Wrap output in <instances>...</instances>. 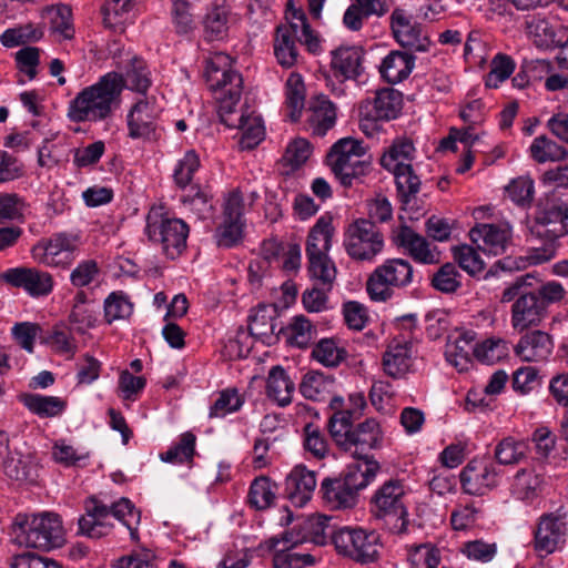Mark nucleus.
I'll list each match as a JSON object with an SVG mask.
<instances>
[{
    "label": "nucleus",
    "mask_w": 568,
    "mask_h": 568,
    "mask_svg": "<svg viewBox=\"0 0 568 568\" xmlns=\"http://www.w3.org/2000/svg\"><path fill=\"white\" fill-rule=\"evenodd\" d=\"M122 83L118 72H108L100 80L82 89L68 106L72 122H100L112 116L120 106Z\"/></svg>",
    "instance_id": "f257e3e1"
},
{
    "label": "nucleus",
    "mask_w": 568,
    "mask_h": 568,
    "mask_svg": "<svg viewBox=\"0 0 568 568\" xmlns=\"http://www.w3.org/2000/svg\"><path fill=\"white\" fill-rule=\"evenodd\" d=\"M84 510L85 513L78 519L79 535L93 539L106 536L112 529V524L109 521L112 516L128 528L132 540L139 538L141 513L128 498L122 497L108 506L95 496H91L84 501Z\"/></svg>",
    "instance_id": "f03ea898"
},
{
    "label": "nucleus",
    "mask_w": 568,
    "mask_h": 568,
    "mask_svg": "<svg viewBox=\"0 0 568 568\" xmlns=\"http://www.w3.org/2000/svg\"><path fill=\"white\" fill-rule=\"evenodd\" d=\"M17 541L28 548L49 551L64 542L60 515L52 511L18 514L12 524Z\"/></svg>",
    "instance_id": "7ed1b4c3"
},
{
    "label": "nucleus",
    "mask_w": 568,
    "mask_h": 568,
    "mask_svg": "<svg viewBox=\"0 0 568 568\" xmlns=\"http://www.w3.org/2000/svg\"><path fill=\"white\" fill-rule=\"evenodd\" d=\"M205 81L221 102V110L232 113L240 101L243 80L233 69V59L224 52H215L205 60Z\"/></svg>",
    "instance_id": "20e7f679"
},
{
    "label": "nucleus",
    "mask_w": 568,
    "mask_h": 568,
    "mask_svg": "<svg viewBox=\"0 0 568 568\" xmlns=\"http://www.w3.org/2000/svg\"><path fill=\"white\" fill-rule=\"evenodd\" d=\"M327 163L342 185L348 187L372 171L371 156L363 143L353 138H343L333 144Z\"/></svg>",
    "instance_id": "39448f33"
},
{
    "label": "nucleus",
    "mask_w": 568,
    "mask_h": 568,
    "mask_svg": "<svg viewBox=\"0 0 568 568\" xmlns=\"http://www.w3.org/2000/svg\"><path fill=\"white\" fill-rule=\"evenodd\" d=\"M568 220L567 203L547 202L541 206L535 219L531 232L538 237L546 239L547 243L531 250L528 258L532 264H541L551 260L556 254L555 242L568 233L566 221Z\"/></svg>",
    "instance_id": "423d86ee"
},
{
    "label": "nucleus",
    "mask_w": 568,
    "mask_h": 568,
    "mask_svg": "<svg viewBox=\"0 0 568 568\" xmlns=\"http://www.w3.org/2000/svg\"><path fill=\"white\" fill-rule=\"evenodd\" d=\"M406 489L402 480L384 483L372 497V513L384 521L393 534H405L408 527V511L405 504Z\"/></svg>",
    "instance_id": "0eeeda50"
},
{
    "label": "nucleus",
    "mask_w": 568,
    "mask_h": 568,
    "mask_svg": "<svg viewBox=\"0 0 568 568\" xmlns=\"http://www.w3.org/2000/svg\"><path fill=\"white\" fill-rule=\"evenodd\" d=\"M144 232L151 242L161 245L166 257L174 260L186 248L190 227L182 219L164 214L162 207H152Z\"/></svg>",
    "instance_id": "6e6552de"
},
{
    "label": "nucleus",
    "mask_w": 568,
    "mask_h": 568,
    "mask_svg": "<svg viewBox=\"0 0 568 568\" xmlns=\"http://www.w3.org/2000/svg\"><path fill=\"white\" fill-rule=\"evenodd\" d=\"M338 555L362 565L374 562L379 557L381 538L375 530L361 527H342L331 534Z\"/></svg>",
    "instance_id": "1a4fd4ad"
},
{
    "label": "nucleus",
    "mask_w": 568,
    "mask_h": 568,
    "mask_svg": "<svg viewBox=\"0 0 568 568\" xmlns=\"http://www.w3.org/2000/svg\"><path fill=\"white\" fill-rule=\"evenodd\" d=\"M414 153L413 142L402 139L394 141L381 158L382 166L394 174L397 190L405 203L409 202V196L415 195L420 186V180L410 164Z\"/></svg>",
    "instance_id": "9d476101"
},
{
    "label": "nucleus",
    "mask_w": 568,
    "mask_h": 568,
    "mask_svg": "<svg viewBox=\"0 0 568 568\" xmlns=\"http://www.w3.org/2000/svg\"><path fill=\"white\" fill-rule=\"evenodd\" d=\"M413 282V266L403 258H389L375 268L366 287L373 301L384 302L392 297L393 288H400Z\"/></svg>",
    "instance_id": "9b49d317"
},
{
    "label": "nucleus",
    "mask_w": 568,
    "mask_h": 568,
    "mask_svg": "<svg viewBox=\"0 0 568 568\" xmlns=\"http://www.w3.org/2000/svg\"><path fill=\"white\" fill-rule=\"evenodd\" d=\"M343 244L353 260L371 262L383 251L384 237L372 221L361 219L348 225Z\"/></svg>",
    "instance_id": "f8f14e48"
},
{
    "label": "nucleus",
    "mask_w": 568,
    "mask_h": 568,
    "mask_svg": "<svg viewBox=\"0 0 568 568\" xmlns=\"http://www.w3.org/2000/svg\"><path fill=\"white\" fill-rule=\"evenodd\" d=\"M398 327L407 332L400 336L394 337L384 355H383V371L385 374L394 379H399L406 376L412 367V347L413 343L410 335L415 327V315H405L398 320Z\"/></svg>",
    "instance_id": "ddd939ff"
},
{
    "label": "nucleus",
    "mask_w": 568,
    "mask_h": 568,
    "mask_svg": "<svg viewBox=\"0 0 568 568\" xmlns=\"http://www.w3.org/2000/svg\"><path fill=\"white\" fill-rule=\"evenodd\" d=\"M501 480V470L489 459L474 458L459 474L462 489L467 495L485 496L497 488Z\"/></svg>",
    "instance_id": "4468645a"
},
{
    "label": "nucleus",
    "mask_w": 568,
    "mask_h": 568,
    "mask_svg": "<svg viewBox=\"0 0 568 568\" xmlns=\"http://www.w3.org/2000/svg\"><path fill=\"white\" fill-rule=\"evenodd\" d=\"M77 250L78 244L74 236L58 233L34 244L31 248V256L39 264L65 268L74 261Z\"/></svg>",
    "instance_id": "2eb2a0df"
},
{
    "label": "nucleus",
    "mask_w": 568,
    "mask_h": 568,
    "mask_svg": "<svg viewBox=\"0 0 568 568\" xmlns=\"http://www.w3.org/2000/svg\"><path fill=\"white\" fill-rule=\"evenodd\" d=\"M162 111L155 97L140 99L128 114V129L131 139H156V120Z\"/></svg>",
    "instance_id": "dca6fc26"
},
{
    "label": "nucleus",
    "mask_w": 568,
    "mask_h": 568,
    "mask_svg": "<svg viewBox=\"0 0 568 568\" xmlns=\"http://www.w3.org/2000/svg\"><path fill=\"white\" fill-rule=\"evenodd\" d=\"M2 280L18 288H23L31 297L48 296L54 287L53 276L37 267H12L1 275Z\"/></svg>",
    "instance_id": "f3484780"
},
{
    "label": "nucleus",
    "mask_w": 568,
    "mask_h": 568,
    "mask_svg": "<svg viewBox=\"0 0 568 568\" xmlns=\"http://www.w3.org/2000/svg\"><path fill=\"white\" fill-rule=\"evenodd\" d=\"M390 28L395 40L400 47L412 52H427L429 50V38L404 9L396 8L393 10Z\"/></svg>",
    "instance_id": "a211bd4d"
},
{
    "label": "nucleus",
    "mask_w": 568,
    "mask_h": 568,
    "mask_svg": "<svg viewBox=\"0 0 568 568\" xmlns=\"http://www.w3.org/2000/svg\"><path fill=\"white\" fill-rule=\"evenodd\" d=\"M383 443V430L375 418H367L354 427L348 437L347 445L341 447L357 459H372L368 454L373 449H378Z\"/></svg>",
    "instance_id": "6ab92c4d"
},
{
    "label": "nucleus",
    "mask_w": 568,
    "mask_h": 568,
    "mask_svg": "<svg viewBox=\"0 0 568 568\" xmlns=\"http://www.w3.org/2000/svg\"><path fill=\"white\" fill-rule=\"evenodd\" d=\"M473 243L483 252L491 255L506 253L511 243L513 229L509 223L477 224L469 231Z\"/></svg>",
    "instance_id": "aec40b11"
},
{
    "label": "nucleus",
    "mask_w": 568,
    "mask_h": 568,
    "mask_svg": "<svg viewBox=\"0 0 568 568\" xmlns=\"http://www.w3.org/2000/svg\"><path fill=\"white\" fill-rule=\"evenodd\" d=\"M546 315V303L539 296L529 292L520 295L511 305V327L521 333L538 326Z\"/></svg>",
    "instance_id": "412c9836"
},
{
    "label": "nucleus",
    "mask_w": 568,
    "mask_h": 568,
    "mask_svg": "<svg viewBox=\"0 0 568 568\" xmlns=\"http://www.w3.org/2000/svg\"><path fill=\"white\" fill-rule=\"evenodd\" d=\"M316 486V473L296 465L285 478L284 494L294 506L303 507L311 500Z\"/></svg>",
    "instance_id": "4be33fe9"
},
{
    "label": "nucleus",
    "mask_w": 568,
    "mask_h": 568,
    "mask_svg": "<svg viewBox=\"0 0 568 568\" xmlns=\"http://www.w3.org/2000/svg\"><path fill=\"white\" fill-rule=\"evenodd\" d=\"M277 30L293 38L313 54L321 50L320 38L311 28L302 9L288 8L286 11V23L278 26Z\"/></svg>",
    "instance_id": "5701e85b"
},
{
    "label": "nucleus",
    "mask_w": 568,
    "mask_h": 568,
    "mask_svg": "<svg viewBox=\"0 0 568 568\" xmlns=\"http://www.w3.org/2000/svg\"><path fill=\"white\" fill-rule=\"evenodd\" d=\"M396 245L405 248L414 261L420 264H436L439 262V252L432 248L428 241L406 225L394 232Z\"/></svg>",
    "instance_id": "b1692460"
},
{
    "label": "nucleus",
    "mask_w": 568,
    "mask_h": 568,
    "mask_svg": "<svg viewBox=\"0 0 568 568\" xmlns=\"http://www.w3.org/2000/svg\"><path fill=\"white\" fill-rule=\"evenodd\" d=\"M349 402L354 408L332 413L328 418L329 434L339 448L347 445L348 437L354 429L353 422L361 416L363 408L366 406L364 396L359 394L351 395Z\"/></svg>",
    "instance_id": "393cba45"
},
{
    "label": "nucleus",
    "mask_w": 568,
    "mask_h": 568,
    "mask_svg": "<svg viewBox=\"0 0 568 568\" xmlns=\"http://www.w3.org/2000/svg\"><path fill=\"white\" fill-rule=\"evenodd\" d=\"M545 485V477L534 467L519 468L508 479L510 496L519 501L530 503L538 498Z\"/></svg>",
    "instance_id": "a878e982"
},
{
    "label": "nucleus",
    "mask_w": 568,
    "mask_h": 568,
    "mask_svg": "<svg viewBox=\"0 0 568 568\" xmlns=\"http://www.w3.org/2000/svg\"><path fill=\"white\" fill-rule=\"evenodd\" d=\"M566 534L565 524L554 515H545L535 530L534 547L541 557L552 554Z\"/></svg>",
    "instance_id": "bb28decb"
},
{
    "label": "nucleus",
    "mask_w": 568,
    "mask_h": 568,
    "mask_svg": "<svg viewBox=\"0 0 568 568\" xmlns=\"http://www.w3.org/2000/svg\"><path fill=\"white\" fill-rule=\"evenodd\" d=\"M554 349V342L549 334L542 331H532L524 335L515 346V353L524 362L547 361Z\"/></svg>",
    "instance_id": "cd10ccee"
},
{
    "label": "nucleus",
    "mask_w": 568,
    "mask_h": 568,
    "mask_svg": "<svg viewBox=\"0 0 568 568\" xmlns=\"http://www.w3.org/2000/svg\"><path fill=\"white\" fill-rule=\"evenodd\" d=\"M334 233L332 215L328 213L321 215L308 231L305 242L306 257L328 255Z\"/></svg>",
    "instance_id": "c85d7f7f"
},
{
    "label": "nucleus",
    "mask_w": 568,
    "mask_h": 568,
    "mask_svg": "<svg viewBox=\"0 0 568 568\" xmlns=\"http://www.w3.org/2000/svg\"><path fill=\"white\" fill-rule=\"evenodd\" d=\"M415 68V57L407 51L393 50L381 62L379 73L390 84L400 83Z\"/></svg>",
    "instance_id": "c756f323"
},
{
    "label": "nucleus",
    "mask_w": 568,
    "mask_h": 568,
    "mask_svg": "<svg viewBox=\"0 0 568 568\" xmlns=\"http://www.w3.org/2000/svg\"><path fill=\"white\" fill-rule=\"evenodd\" d=\"M230 8L225 1L213 2L203 18L204 37L209 41L223 40L230 28Z\"/></svg>",
    "instance_id": "7c9ffc66"
},
{
    "label": "nucleus",
    "mask_w": 568,
    "mask_h": 568,
    "mask_svg": "<svg viewBox=\"0 0 568 568\" xmlns=\"http://www.w3.org/2000/svg\"><path fill=\"white\" fill-rule=\"evenodd\" d=\"M363 51L359 47H339L332 51L331 65L344 80L357 78L362 70Z\"/></svg>",
    "instance_id": "2f4dec72"
},
{
    "label": "nucleus",
    "mask_w": 568,
    "mask_h": 568,
    "mask_svg": "<svg viewBox=\"0 0 568 568\" xmlns=\"http://www.w3.org/2000/svg\"><path fill=\"white\" fill-rule=\"evenodd\" d=\"M300 540H293L291 534H285L282 540L276 541L274 547L283 544L282 548H277L273 556L274 568H304L315 562L310 554H302L294 550Z\"/></svg>",
    "instance_id": "473e14b6"
},
{
    "label": "nucleus",
    "mask_w": 568,
    "mask_h": 568,
    "mask_svg": "<svg viewBox=\"0 0 568 568\" xmlns=\"http://www.w3.org/2000/svg\"><path fill=\"white\" fill-rule=\"evenodd\" d=\"M320 493L323 499L334 509L352 508L357 503V495L346 486L342 478H325L321 483Z\"/></svg>",
    "instance_id": "72a5a7b5"
},
{
    "label": "nucleus",
    "mask_w": 568,
    "mask_h": 568,
    "mask_svg": "<svg viewBox=\"0 0 568 568\" xmlns=\"http://www.w3.org/2000/svg\"><path fill=\"white\" fill-rule=\"evenodd\" d=\"M336 388L335 378L324 373L312 371L306 373L300 383L301 394L310 400L321 402L333 395Z\"/></svg>",
    "instance_id": "f704fd0d"
},
{
    "label": "nucleus",
    "mask_w": 568,
    "mask_h": 568,
    "mask_svg": "<svg viewBox=\"0 0 568 568\" xmlns=\"http://www.w3.org/2000/svg\"><path fill=\"white\" fill-rule=\"evenodd\" d=\"M308 122L316 135H324L336 121L335 105L324 95H316L310 103Z\"/></svg>",
    "instance_id": "c9c22d12"
},
{
    "label": "nucleus",
    "mask_w": 568,
    "mask_h": 568,
    "mask_svg": "<svg viewBox=\"0 0 568 568\" xmlns=\"http://www.w3.org/2000/svg\"><path fill=\"white\" fill-rule=\"evenodd\" d=\"M294 389V382L290 378L286 371L281 366L272 367L266 381L268 398L281 407L287 406L292 402Z\"/></svg>",
    "instance_id": "e433bc0d"
},
{
    "label": "nucleus",
    "mask_w": 568,
    "mask_h": 568,
    "mask_svg": "<svg viewBox=\"0 0 568 568\" xmlns=\"http://www.w3.org/2000/svg\"><path fill=\"white\" fill-rule=\"evenodd\" d=\"M19 400L34 415L41 418H52L61 415L67 408V402L57 396L24 393Z\"/></svg>",
    "instance_id": "4c0bfd02"
},
{
    "label": "nucleus",
    "mask_w": 568,
    "mask_h": 568,
    "mask_svg": "<svg viewBox=\"0 0 568 568\" xmlns=\"http://www.w3.org/2000/svg\"><path fill=\"white\" fill-rule=\"evenodd\" d=\"M135 0H105L102 8L104 26L115 32H123L133 19Z\"/></svg>",
    "instance_id": "58836bf2"
},
{
    "label": "nucleus",
    "mask_w": 568,
    "mask_h": 568,
    "mask_svg": "<svg viewBox=\"0 0 568 568\" xmlns=\"http://www.w3.org/2000/svg\"><path fill=\"white\" fill-rule=\"evenodd\" d=\"M124 73L121 75L122 89L135 91L140 94H145L151 87L150 71L143 59L133 55L128 60L123 67Z\"/></svg>",
    "instance_id": "ea45409f"
},
{
    "label": "nucleus",
    "mask_w": 568,
    "mask_h": 568,
    "mask_svg": "<svg viewBox=\"0 0 568 568\" xmlns=\"http://www.w3.org/2000/svg\"><path fill=\"white\" fill-rule=\"evenodd\" d=\"M379 465L374 459H358L347 466L342 480L357 495L375 478Z\"/></svg>",
    "instance_id": "a19ab883"
},
{
    "label": "nucleus",
    "mask_w": 568,
    "mask_h": 568,
    "mask_svg": "<svg viewBox=\"0 0 568 568\" xmlns=\"http://www.w3.org/2000/svg\"><path fill=\"white\" fill-rule=\"evenodd\" d=\"M529 445L524 439L504 437L496 444L494 457L498 465L515 466L528 457Z\"/></svg>",
    "instance_id": "79ce46f5"
},
{
    "label": "nucleus",
    "mask_w": 568,
    "mask_h": 568,
    "mask_svg": "<svg viewBox=\"0 0 568 568\" xmlns=\"http://www.w3.org/2000/svg\"><path fill=\"white\" fill-rule=\"evenodd\" d=\"M403 105L402 94L394 89H384L376 93L369 116L373 120H392L397 118Z\"/></svg>",
    "instance_id": "37998d69"
},
{
    "label": "nucleus",
    "mask_w": 568,
    "mask_h": 568,
    "mask_svg": "<svg viewBox=\"0 0 568 568\" xmlns=\"http://www.w3.org/2000/svg\"><path fill=\"white\" fill-rule=\"evenodd\" d=\"M474 336L471 333H464L446 345V359L459 372L468 368L471 354L475 355Z\"/></svg>",
    "instance_id": "c03bdc74"
},
{
    "label": "nucleus",
    "mask_w": 568,
    "mask_h": 568,
    "mask_svg": "<svg viewBox=\"0 0 568 568\" xmlns=\"http://www.w3.org/2000/svg\"><path fill=\"white\" fill-rule=\"evenodd\" d=\"M42 18L49 21L51 31L61 40H71L74 37L70 7L65 4L45 7L42 10Z\"/></svg>",
    "instance_id": "a18cd8bd"
},
{
    "label": "nucleus",
    "mask_w": 568,
    "mask_h": 568,
    "mask_svg": "<svg viewBox=\"0 0 568 568\" xmlns=\"http://www.w3.org/2000/svg\"><path fill=\"white\" fill-rule=\"evenodd\" d=\"M307 258V273L314 285L332 290L336 280L337 268L329 255L312 256Z\"/></svg>",
    "instance_id": "49530a36"
},
{
    "label": "nucleus",
    "mask_w": 568,
    "mask_h": 568,
    "mask_svg": "<svg viewBox=\"0 0 568 568\" xmlns=\"http://www.w3.org/2000/svg\"><path fill=\"white\" fill-rule=\"evenodd\" d=\"M181 203L190 212L194 213L199 219L204 220L213 213V195L206 187L191 186L190 190L182 195Z\"/></svg>",
    "instance_id": "de8ad7c7"
},
{
    "label": "nucleus",
    "mask_w": 568,
    "mask_h": 568,
    "mask_svg": "<svg viewBox=\"0 0 568 568\" xmlns=\"http://www.w3.org/2000/svg\"><path fill=\"white\" fill-rule=\"evenodd\" d=\"M0 468L11 479L23 480L28 478L27 466L18 457V454L10 449L9 436L4 432H0Z\"/></svg>",
    "instance_id": "09e8293b"
},
{
    "label": "nucleus",
    "mask_w": 568,
    "mask_h": 568,
    "mask_svg": "<svg viewBox=\"0 0 568 568\" xmlns=\"http://www.w3.org/2000/svg\"><path fill=\"white\" fill-rule=\"evenodd\" d=\"M530 156L538 163L558 162L568 156L565 146L546 135L535 138L529 146Z\"/></svg>",
    "instance_id": "8fccbe9b"
},
{
    "label": "nucleus",
    "mask_w": 568,
    "mask_h": 568,
    "mask_svg": "<svg viewBox=\"0 0 568 568\" xmlns=\"http://www.w3.org/2000/svg\"><path fill=\"white\" fill-rule=\"evenodd\" d=\"M196 437L190 432L183 433L179 442L174 443L169 449L160 454L164 463L174 465L189 464L193 460L195 454Z\"/></svg>",
    "instance_id": "3c124183"
},
{
    "label": "nucleus",
    "mask_w": 568,
    "mask_h": 568,
    "mask_svg": "<svg viewBox=\"0 0 568 568\" xmlns=\"http://www.w3.org/2000/svg\"><path fill=\"white\" fill-rule=\"evenodd\" d=\"M237 128L242 132L240 140L242 150L254 149L264 139L265 130L260 116L242 113L239 118Z\"/></svg>",
    "instance_id": "603ef678"
},
{
    "label": "nucleus",
    "mask_w": 568,
    "mask_h": 568,
    "mask_svg": "<svg viewBox=\"0 0 568 568\" xmlns=\"http://www.w3.org/2000/svg\"><path fill=\"white\" fill-rule=\"evenodd\" d=\"M277 486L268 477L255 478L250 487L248 501L252 507L264 510L274 504Z\"/></svg>",
    "instance_id": "864d4df0"
},
{
    "label": "nucleus",
    "mask_w": 568,
    "mask_h": 568,
    "mask_svg": "<svg viewBox=\"0 0 568 568\" xmlns=\"http://www.w3.org/2000/svg\"><path fill=\"white\" fill-rule=\"evenodd\" d=\"M286 106L290 110V118L292 121H297L301 118L305 102V87L302 75L298 73H291L286 80Z\"/></svg>",
    "instance_id": "5fc2aeb1"
},
{
    "label": "nucleus",
    "mask_w": 568,
    "mask_h": 568,
    "mask_svg": "<svg viewBox=\"0 0 568 568\" xmlns=\"http://www.w3.org/2000/svg\"><path fill=\"white\" fill-rule=\"evenodd\" d=\"M104 318L111 324L115 321L129 318L133 313V303L122 291L112 292L103 303Z\"/></svg>",
    "instance_id": "6e6d98bb"
},
{
    "label": "nucleus",
    "mask_w": 568,
    "mask_h": 568,
    "mask_svg": "<svg viewBox=\"0 0 568 568\" xmlns=\"http://www.w3.org/2000/svg\"><path fill=\"white\" fill-rule=\"evenodd\" d=\"M266 306L260 307L254 315L251 316L248 324L250 334L262 342H270L275 335L277 324L272 313Z\"/></svg>",
    "instance_id": "4d7b16f0"
},
{
    "label": "nucleus",
    "mask_w": 568,
    "mask_h": 568,
    "mask_svg": "<svg viewBox=\"0 0 568 568\" xmlns=\"http://www.w3.org/2000/svg\"><path fill=\"white\" fill-rule=\"evenodd\" d=\"M528 36L532 39L538 47H550L558 41L556 40V29L546 19L540 16H534L526 22Z\"/></svg>",
    "instance_id": "13d9d810"
},
{
    "label": "nucleus",
    "mask_w": 568,
    "mask_h": 568,
    "mask_svg": "<svg viewBox=\"0 0 568 568\" xmlns=\"http://www.w3.org/2000/svg\"><path fill=\"white\" fill-rule=\"evenodd\" d=\"M312 356L326 367H335L345 359L346 352L333 338H323L313 348Z\"/></svg>",
    "instance_id": "bf43d9fd"
},
{
    "label": "nucleus",
    "mask_w": 568,
    "mask_h": 568,
    "mask_svg": "<svg viewBox=\"0 0 568 568\" xmlns=\"http://www.w3.org/2000/svg\"><path fill=\"white\" fill-rule=\"evenodd\" d=\"M303 446L307 453L317 459H323L328 454V442L324 432L312 423L304 426Z\"/></svg>",
    "instance_id": "052dcab7"
},
{
    "label": "nucleus",
    "mask_w": 568,
    "mask_h": 568,
    "mask_svg": "<svg viewBox=\"0 0 568 568\" xmlns=\"http://www.w3.org/2000/svg\"><path fill=\"white\" fill-rule=\"evenodd\" d=\"M508 343L503 338H488L476 344L475 357L485 364H495L508 355Z\"/></svg>",
    "instance_id": "680f3d73"
},
{
    "label": "nucleus",
    "mask_w": 568,
    "mask_h": 568,
    "mask_svg": "<svg viewBox=\"0 0 568 568\" xmlns=\"http://www.w3.org/2000/svg\"><path fill=\"white\" fill-rule=\"evenodd\" d=\"M274 54L277 62L284 68H292L298 61V48L296 41L276 29L274 40Z\"/></svg>",
    "instance_id": "e2e57ef3"
},
{
    "label": "nucleus",
    "mask_w": 568,
    "mask_h": 568,
    "mask_svg": "<svg viewBox=\"0 0 568 568\" xmlns=\"http://www.w3.org/2000/svg\"><path fill=\"white\" fill-rule=\"evenodd\" d=\"M454 260L458 265L471 276L484 272L485 263L479 253L470 245L463 244L453 247Z\"/></svg>",
    "instance_id": "0e129e2a"
},
{
    "label": "nucleus",
    "mask_w": 568,
    "mask_h": 568,
    "mask_svg": "<svg viewBox=\"0 0 568 568\" xmlns=\"http://www.w3.org/2000/svg\"><path fill=\"white\" fill-rule=\"evenodd\" d=\"M100 266L95 260H83L71 271L70 283L77 287H90L100 277Z\"/></svg>",
    "instance_id": "69168bd1"
},
{
    "label": "nucleus",
    "mask_w": 568,
    "mask_h": 568,
    "mask_svg": "<svg viewBox=\"0 0 568 568\" xmlns=\"http://www.w3.org/2000/svg\"><path fill=\"white\" fill-rule=\"evenodd\" d=\"M48 344L60 354L73 356L78 349L75 339L71 335V331L64 324L53 326L47 337Z\"/></svg>",
    "instance_id": "338daca9"
},
{
    "label": "nucleus",
    "mask_w": 568,
    "mask_h": 568,
    "mask_svg": "<svg viewBox=\"0 0 568 568\" xmlns=\"http://www.w3.org/2000/svg\"><path fill=\"white\" fill-rule=\"evenodd\" d=\"M10 568H63L53 558L24 551L11 558Z\"/></svg>",
    "instance_id": "774afa93"
}]
</instances>
